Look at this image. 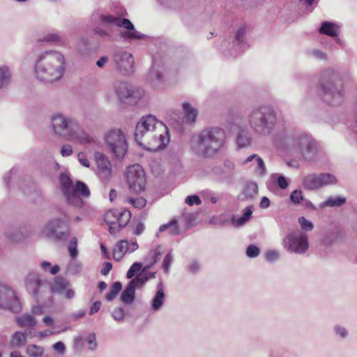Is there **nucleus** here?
Segmentation results:
<instances>
[{
    "label": "nucleus",
    "instance_id": "obj_6",
    "mask_svg": "<svg viewBox=\"0 0 357 357\" xmlns=\"http://www.w3.org/2000/svg\"><path fill=\"white\" fill-rule=\"evenodd\" d=\"M107 149L116 158L122 159L128 151L127 139L120 129H111L105 135Z\"/></svg>",
    "mask_w": 357,
    "mask_h": 357
},
{
    "label": "nucleus",
    "instance_id": "obj_64",
    "mask_svg": "<svg viewBox=\"0 0 357 357\" xmlns=\"http://www.w3.org/2000/svg\"><path fill=\"white\" fill-rule=\"evenodd\" d=\"M78 160L84 167H89L90 166L89 161L83 153L81 152L78 154Z\"/></svg>",
    "mask_w": 357,
    "mask_h": 357
},
{
    "label": "nucleus",
    "instance_id": "obj_28",
    "mask_svg": "<svg viewBox=\"0 0 357 357\" xmlns=\"http://www.w3.org/2000/svg\"><path fill=\"white\" fill-rule=\"evenodd\" d=\"M344 236V234L340 231L331 232L326 236L324 242L326 245L331 246L339 243Z\"/></svg>",
    "mask_w": 357,
    "mask_h": 357
},
{
    "label": "nucleus",
    "instance_id": "obj_27",
    "mask_svg": "<svg viewBox=\"0 0 357 357\" xmlns=\"http://www.w3.org/2000/svg\"><path fill=\"white\" fill-rule=\"evenodd\" d=\"M165 301V293L162 287V284H158V289L152 301V309L158 311L162 306Z\"/></svg>",
    "mask_w": 357,
    "mask_h": 357
},
{
    "label": "nucleus",
    "instance_id": "obj_9",
    "mask_svg": "<svg viewBox=\"0 0 357 357\" xmlns=\"http://www.w3.org/2000/svg\"><path fill=\"white\" fill-rule=\"evenodd\" d=\"M0 309L19 312L21 305L15 291L12 287L0 283Z\"/></svg>",
    "mask_w": 357,
    "mask_h": 357
},
{
    "label": "nucleus",
    "instance_id": "obj_24",
    "mask_svg": "<svg viewBox=\"0 0 357 357\" xmlns=\"http://www.w3.org/2000/svg\"><path fill=\"white\" fill-rule=\"evenodd\" d=\"M183 109L184 110L185 121L188 123H193L196 121L198 111L193 108L188 102L183 103Z\"/></svg>",
    "mask_w": 357,
    "mask_h": 357
},
{
    "label": "nucleus",
    "instance_id": "obj_5",
    "mask_svg": "<svg viewBox=\"0 0 357 357\" xmlns=\"http://www.w3.org/2000/svg\"><path fill=\"white\" fill-rule=\"evenodd\" d=\"M294 146L305 160L314 162L317 159L320 149L312 136L305 133L297 135L294 139Z\"/></svg>",
    "mask_w": 357,
    "mask_h": 357
},
{
    "label": "nucleus",
    "instance_id": "obj_45",
    "mask_svg": "<svg viewBox=\"0 0 357 357\" xmlns=\"http://www.w3.org/2000/svg\"><path fill=\"white\" fill-rule=\"evenodd\" d=\"M272 178L276 181L278 186L282 190L287 189L289 185V181L282 174H274L272 175Z\"/></svg>",
    "mask_w": 357,
    "mask_h": 357
},
{
    "label": "nucleus",
    "instance_id": "obj_51",
    "mask_svg": "<svg viewBox=\"0 0 357 357\" xmlns=\"http://www.w3.org/2000/svg\"><path fill=\"white\" fill-rule=\"evenodd\" d=\"M298 222L300 223L301 229L303 230L311 231L313 229L312 222L305 219L304 217L299 218Z\"/></svg>",
    "mask_w": 357,
    "mask_h": 357
},
{
    "label": "nucleus",
    "instance_id": "obj_48",
    "mask_svg": "<svg viewBox=\"0 0 357 357\" xmlns=\"http://www.w3.org/2000/svg\"><path fill=\"white\" fill-rule=\"evenodd\" d=\"M290 200L294 204H298L304 200L303 193L300 190H294L290 195Z\"/></svg>",
    "mask_w": 357,
    "mask_h": 357
},
{
    "label": "nucleus",
    "instance_id": "obj_37",
    "mask_svg": "<svg viewBox=\"0 0 357 357\" xmlns=\"http://www.w3.org/2000/svg\"><path fill=\"white\" fill-rule=\"evenodd\" d=\"M26 341V333L17 331L11 337L10 346L19 347L24 344Z\"/></svg>",
    "mask_w": 357,
    "mask_h": 357
},
{
    "label": "nucleus",
    "instance_id": "obj_52",
    "mask_svg": "<svg viewBox=\"0 0 357 357\" xmlns=\"http://www.w3.org/2000/svg\"><path fill=\"white\" fill-rule=\"evenodd\" d=\"M173 261V256L172 255L171 252H169L166 255V256L164 258L163 263H162V267L164 269V271L167 273L169 271L170 266Z\"/></svg>",
    "mask_w": 357,
    "mask_h": 357
},
{
    "label": "nucleus",
    "instance_id": "obj_41",
    "mask_svg": "<svg viewBox=\"0 0 357 357\" xmlns=\"http://www.w3.org/2000/svg\"><path fill=\"white\" fill-rule=\"evenodd\" d=\"M252 214V207L248 206L245 208L243 215L241 218L236 219V220L234 218L231 219L232 223L237 227L243 225L246 222L248 221V220L250 218Z\"/></svg>",
    "mask_w": 357,
    "mask_h": 357
},
{
    "label": "nucleus",
    "instance_id": "obj_33",
    "mask_svg": "<svg viewBox=\"0 0 357 357\" xmlns=\"http://www.w3.org/2000/svg\"><path fill=\"white\" fill-rule=\"evenodd\" d=\"M64 195L69 204L77 208L82 207L84 204L83 200L79 195L74 192L73 190L69 192V193H65Z\"/></svg>",
    "mask_w": 357,
    "mask_h": 357
},
{
    "label": "nucleus",
    "instance_id": "obj_1",
    "mask_svg": "<svg viewBox=\"0 0 357 357\" xmlns=\"http://www.w3.org/2000/svg\"><path fill=\"white\" fill-rule=\"evenodd\" d=\"M226 139L225 132L218 127H209L202 130L192 140V150L198 156L205 158L218 154Z\"/></svg>",
    "mask_w": 357,
    "mask_h": 357
},
{
    "label": "nucleus",
    "instance_id": "obj_15",
    "mask_svg": "<svg viewBox=\"0 0 357 357\" xmlns=\"http://www.w3.org/2000/svg\"><path fill=\"white\" fill-rule=\"evenodd\" d=\"M116 69L123 75H129L133 72L134 58L128 52L119 50L113 55Z\"/></svg>",
    "mask_w": 357,
    "mask_h": 357
},
{
    "label": "nucleus",
    "instance_id": "obj_58",
    "mask_svg": "<svg viewBox=\"0 0 357 357\" xmlns=\"http://www.w3.org/2000/svg\"><path fill=\"white\" fill-rule=\"evenodd\" d=\"M83 339L81 336L75 337L73 340L74 349L76 351H80L83 347Z\"/></svg>",
    "mask_w": 357,
    "mask_h": 357
},
{
    "label": "nucleus",
    "instance_id": "obj_26",
    "mask_svg": "<svg viewBox=\"0 0 357 357\" xmlns=\"http://www.w3.org/2000/svg\"><path fill=\"white\" fill-rule=\"evenodd\" d=\"M135 299V289L128 284L120 296V300L124 304L130 305L133 303Z\"/></svg>",
    "mask_w": 357,
    "mask_h": 357
},
{
    "label": "nucleus",
    "instance_id": "obj_25",
    "mask_svg": "<svg viewBox=\"0 0 357 357\" xmlns=\"http://www.w3.org/2000/svg\"><path fill=\"white\" fill-rule=\"evenodd\" d=\"M126 31L121 32V37L123 38L125 40H141L145 38V35L139 33L135 29L134 25L132 24V29H126Z\"/></svg>",
    "mask_w": 357,
    "mask_h": 357
},
{
    "label": "nucleus",
    "instance_id": "obj_16",
    "mask_svg": "<svg viewBox=\"0 0 357 357\" xmlns=\"http://www.w3.org/2000/svg\"><path fill=\"white\" fill-rule=\"evenodd\" d=\"M63 225L65 222L61 218H55L45 225L43 232L48 238H55L58 241H66L68 232L56 231V229L62 228Z\"/></svg>",
    "mask_w": 357,
    "mask_h": 357
},
{
    "label": "nucleus",
    "instance_id": "obj_57",
    "mask_svg": "<svg viewBox=\"0 0 357 357\" xmlns=\"http://www.w3.org/2000/svg\"><path fill=\"white\" fill-rule=\"evenodd\" d=\"M73 153V148L69 144L63 145L61 149V154L63 157L69 156Z\"/></svg>",
    "mask_w": 357,
    "mask_h": 357
},
{
    "label": "nucleus",
    "instance_id": "obj_32",
    "mask_svg": "<svg viewBox=\"0 0 357 357\" xmlns=\"http://www.w3.org/2000/svg\"><path fill=\"white\" fill-rule=\"evenodd\" d=\"M167 229H169L170 234L173 236H177L180 234V229L178 226V222L174 219L172 220L167 224L162 225L159 228V231L160 232L165 231Z\"/></svg>",
    "mask_w": 357,
    "mask_h": 357
},
{
    "label": "nucleus",
    "instance_id": "obj_61",
    "mask_svg": "<svg viewBox=\"0 0 357 357\" xmlns=\"http://www.w3.org/2000/svg\"><path fill=\"white\" fill-rule=\"evenodd\" d=\"M335 333L341 337L344 338L348 335V332L344 327L337 326L335 328Z\"/></svg>",
    "mask_w": 357,
    "mask_h": 357
},
{
    "label": "nucleus",
    "instance_id": "obj_43",
    "mask_svg": "<svg viewBox=\"0 0 357 357\" xmlns=\"http://www.w3.org/2000/svg\"><path fill=\"white\" fill-rule=\"evenodd\" d=\"M258 192V186L255 183H248L243 190V195L245 199H252Z\"/></svg>",
    "mask_w": 357,
    "mask_h": 357
},
{
    "label": "nucleus",
    "instance_id": "obj_40",
    "mask_svg": "<svg viewBox=\"0 0 357 357\" xmlns=\"http://www.w3.org/2000/svg\"><path fill=\"white\" fill-rule=\"evenodd\" d=\"M122 289V284L117 281L112 284L109 291L105 294V297L107 301H112L118 295Z\"/></svg>",
    "mask_w": 357,
    "mask_h": 357
},
{
    "label": "nucleus",
    "instance_id": "obj_21",
    "mask_svg": "<svg viewBox=\"0 0 357 357\" xmlns=\"http://www.w3.org/2000/svg\"><path fill=\"white\" fill-rule=\"evenodd\" d=\"M128 250V241L127 240L119 241L113 248L114 259L116 261H119Z\"/></svg>",
    "mask_w": 357,
    "mask_h": 357
},
{
    "label": "nucleus",
    "instance_id": "obj_22",
    "mask_svg": "<svg viewBox=\"0 0 357 357\" xmlns=\"http://www.w3.org/2000/svg\"><path fill=\"white\" fill-rule=\"evenodd\" d=\"M319 31L321 34L334 37L337 36L339 33V26L334 22L326 21L321 23Z\"/></svg>",
    "mask_w": 357,
    "mask_h": 357
},
{
    "label": "nucleus",
    "instance_id": "obj_31",
    "mask_svg": "<svg viewBox=\"0 0 357 357\" xmlns=\"http://www.w3.org/2000/svg\"><path fill=\"white\" fill-rule=\"evenodd\" d=\"M252 139L249 133L245 130H239L236 137V143L239 148H245L250 145Z\"/></svg>",
    "mask_w": 357,
    "mask_h": 357
},
{
    "label": "nucleus",
    "instance_id": "obj_2",
    "mask_svg": "<svg viewBox=\"0 0 357 357\" xmlns=\"http://www.w3.org/2000/svg\"><path fill=\"white\" fill-rule=\"evenodd\" d=\"M65 58L61 53L50 50L41 53L35 64L38 80L47 83L59 80L65 72Z\"/></svg>",
    "mask_w": 357,
    "mask_h": 357
},
{
    "label": "nucleus",
    "instance_id": "obj_17",
    "mask_svg": "<svg viewBox=\"0 0 357 357\" xmlns=\"http://www.w3.org/2000/svg\"><path fill=\"white\" fill-rule=\"evenodd\" d=\"M95 158L98 167V174L103 181H108L112 176V165L108 158L102 153H96Z\"/></svg>",
    "mask_w": 357,
    "mask_h": 357
},
{
    "label": "nucleus",
    "instance_id": "obj_23",
    "mask_svg": "<svg viewBox=\"0 0 357 357\" xmlns=\"http://www.w3.org/2000/svg\"><path fill=\"white\" fill-rule=\"evenodd\" d=\"M303 185L308 190H316L321 187L319 174H311L304 177Z\"/></svg>",
    "mask_w": 357,
    "mask_h": 357
},
{
    "label": "nucleus",
    "instance_id": "obj_30",
    "mask_svg": "<svg viewBox=\"0 0 357 357\" xmlns=\"http://www.w3.org/2000/svg\"><path fill=\"white\" fill-rule=\"evenodd\" d=\"M16 322L20 327L28 326L29 328L34 327L37 323L35 318L32 315L28 314L18 317L16 319Z\"/></svg>",
    "mask_w": 357,
    "mask_h": 357
},
{
    "label": "nucleus",
    "instance_id": "obj_38",
    "mask_svg": "<svg viewBox=\"0 0 357 357\" xmlns=\"http://www.w3.org/2000/svg\"><path fill=\"white\" fill-rule=\"evenodd\" d=\"M60 185L63 194L69 193V192H71L73 190L72 180L70 179L69 176L65 174H62L60 176Z\"/></svg>",
    "mask_w": 357,
    "mask_h": 357
},
{
    "label": "nucleus",
    "instance_id": "obj_39",
    "mask_svg": "<svg viewBox=\"0 0 357 357\" xmlns=\"http://www.w3.org/2000/svg\"><path fill=\"white\" fill-rule=\"evenodd\" d=\"M10 73L9 68L3 66L0 67V89L8 86L10 82Z\"/></svg>",
    "mask_w": 357,
    "mask_h": 357
},
{
    "label": "nucleus",
    "instance_id": "obj_3",
    "mask_svg": "<svg viewBox=\"0 0 357 357\" xmlns=\"http://www.w3.org/2000/svg\"><path fill=\"white\" fill-rule=\"evenodd\" d=\"M319 82L323 92V100L333 106L340 105L343 101L344 89L342 80L339 75L334 70L328 69L323 72Z\"/></svg>",
    "mask_w": 357,
    "mask_h": 357
},
{
    "label": "nucleus",
    "instance_id": "obj_4",
    "mask_svg": "<svg viewBox=\"0 0 357 357\" xmlns=\"http://www.w3.org/2000/svg\"><path fill=\"white\" fill-rule=\"evenodd\" d=\"M249 124L257 134L268 136L275 129L277 116L275 109L269 105H261L253 109L248 117Z\"/></svg>",
    "mask_w": 357,
    "mask_h": 357
},
{
    "label": "nucleus",
    "instance_id": "obj_14",
    "mask_svg": "<svg viewBox=\"0 0 357 357\" xmlns=\"http://www.w3.org/2000/svg\"><path fill=\"white\" fill-rule=\"evenodd\" d=\"M25 286L26 290L38 300L49 288V282L41 280L38 273L31 272L26 276Z\"/></svg>",
    "mask_w": 357,
    "mask_h": 357
},
{
    "label": "nucleus",
    "instance_id": "obj_35",
    "mask_svg": "<svg viewBox=\"0 0 357 357\" xmlns=\"http://www.w3.org/2000/svg\"><path fill=\"white\" fill-rule=\"evenodd\" d=\"M75 193H77L79 196L81 195L84 198L89 197L91 192L88 186L82 181H77L73 188Z\"/></svg>",
    "mask_w": 357,
    "mask_h": 357
},
{
    "label": "nucleus",
    "instance_id": "obj_13",
    "mask_svg": "<svg viewBox=\"0 0 357 357\" xmlns=\"http://www.w3.org/2000/svg\"><path fill=\"white\" fill-rule=\"evenodd\" d=\"M160 121L152 114H147L140 119L136 124L134 132L135 139L138 144L141 146L143 144L144 139L155 129L156 123Z\"/></svg>",
    "mask_w": 357,
    "mask_h": 357
},
{
    "label": "nucleus",
    "instance_id": "obj_10",
    "mask_svg": "<svg viewBox=\"0 0 357 357\" xmlns=\"http://www.w3.org/2000/svg\"><path fill=\"white\" fill-rule=\"evenodd\" d=\"M126 180L130 189L133 192L139 193L145 190V173L139 165L135 164L128 167Z\"/></svg>",
    "mask_w": 357,
    "mask_h": 357
},
{
    "label": "nucleus",
    "instance_id": "obj_53",
    "mask_svg": "<svg viewBox=\"0 0 357 357\" xmlns=\"http://www.w3.org/2000/svg\"><path fill=\"white\" fill-rule=\"evenodd\" d=\"M112 317L118 321H122L124 318L125 313L123 307H116L112 312Z\"/></svg>",
    "mask_w": 357,
    "mask_h": 357
},
{
    "label": "nucleus",
    "instance_id": "obj_44",
    "mask_svg": "<svg viewBox=\"0 0 357 357\" xmlns=\"http://www.w3.org/2000/svg\"><path fill=\"white\" fill-rule=\"evenodd\" d=\"M321 187L328 185H335L337 183V181L335 176L330 173H324L319 174Z\"/></svg>",
    "mask_w": 357,
    "mask_h": 357
},
{
    "label": "nucleus",
    "instance_id": "obj_62",
    "mask_svg": "<svg viewBox=\"0 0 357 357\" xmlns=\"http://www.w3.org/2000/svg\"><path fill=\"white\" fill-rule=\"evenodd\" d=\"M60 36L57 33H50L45 36L44 41L46 42H56L59 41Z\"/></svg>",
    "mask_w": 357,
    "mask_h": 357
},
{
    "label": "nucleus",
    "instance_id": "obj_46",
    "mask_svg": "<svg viewBox=\"0 0 357 357\" xmlns=\"http://www.w3.org/2000/svg\"><path fill=\"white\" fill-rule=\"evenodd\" d=\"M117 220V209H110L104 215V220L107 225H116Z\"/></svg>",
    "mask_w": 357,
    "mask_h": 357
},
{
    "label": "nucleus",
    "instance_id": "obj_63",
    "mask_svg": "<svg viewBox=\"0 0 357 357\" xmlns=\"http://www.w3.org/2000/svg\"><path fill=\"white\" fill-rule=\"evenodd\" d=\"M53 349L56 351H58L60 354H63L66 350V347H65V344H63V342L59 341V342H56L53 345Z\"/></svg>",
    "mask_w": 357,
    "mask_h": 357
},
{
    "label": "nucleus",
    "instance_id": "obj_34",
    "mask_svg": "<svg viewBox=\"0 0 357 357\" xmlns=\"http://www.w3.org/2000/svg\"><path fill=\"white\" fill-rule=\"evenodd\" d=\"M117 224H119L120 227H125L131 218V213L128 209H117Z\"/></svg>",
    "mask_w": 357,
    "mask_h": 357
},
{
    "label": "nucleus",
    "instance_id": "obj_19",
    "mask_svg": "<svg viewBox=\"0 0 357 357\" xmlns=\"http://www.w3.org/2000/svg\"><path fill=\"white\" fill-rule=\"evenodd\" d=\"M156 256L154 261L151 265L146 266L142 271L138 274L135 278H132L129 282L128 284L131 286L135 289L137 287H142L146 281H148V278H146V274L144 273V271H148L155 263L158 261V256L160 255V252L159 250V247L156 249L155 252Z\"/></svg>",
    "mask_w": 357,
    "mask_h": 357
},
{
    "label": "nucleus",
    "instance_id": "obj_20",
    "mask_svg": "<svg viewBox=\"0 0 357 357\" xmlns=\"http://www.w3.org/2000/svg\"><path fill=\"white\" fill-rule=\"evenodd\" d=\"M67 139L75 140L81 144H91L94 142L91 135L79 128L78 123H77V128L73 130Z\"/></svg>",
    "mask_w": 357,
    "mask_h": 357
},
{
    "label": "nucleus",
    "instance_id": "obj_47",
    "mask_svg": "<svg viewBox=\"0 0 357 357\" xmlns=\"http://www.w3.org/2000/svg\"><path fill=\"white\" fill-rule=\"evenodd\" d=\"M128 202L130 203L135 208L141 209L146 204V200L144 197L138 198H129Z\"/></svg>",
    "mask_w": 357,
    "mask_h": 357
},
{
    "label": "nucleus",
    "instance_id": "obj_54",
    "mask_svg": "<svg viewBox=\"0 0 357 357\" xmlns=\"http://www.w3.org/2000/svg\"><path fill=\"white\" fill-rule=\"evenodd\" d=\"M185 203L189 206L200 205L202 204V200L197 195H189L185 198Z\"/></svg>",
    "mask_w": 357,
    "mask_h": 357
},
{
    "label": "nucleus",
    "instance_id": "obj_55",
    "mask_svg": "<svg viewBox=\"0 0 357 357\" xmlns=\"http://www.w3.org/2000/svg\"><path fill=\"white\" fill-rule=\"evenodd\" d=\"M87 342L89 345V348L90 350L94 351L96 349L97 343H96V335L94 333H91L89 334L88 339H87Z\"/></svg>",
    "mask_w": 357,
    "mask_h": 357
},
{
    "label": "nucleus",
    "instance_id": "obj_49",
    "mask_svg": "<svg viewBox=\"0 0 357 357\" xmlns=\"http://www.w3.org/2000/svg\"><path fill=\"white\" fill-rule=\"evenodd\" d=\"M246 33V27L245 26H241L236 31V40L239 45L244 47L243 38Z\"/></svg>",
    "mask_w": 357,
    "mask_h": 357
},
{
    "label": "nucleus",
    "instance_id": "obj_8",
    "mask_svg": "<svg viewBox=\"0 0 357 357\" xmlns=\"http://www.w3.org/2000/svg\"><path fill=\"white\" fill-rule=\"evenodd\" d=\"M156 123L155 129L149 132L146 138L144 139V142L152 146L151 149L155 151L163 149L169 142V130L166 125L162 121Z\"/></svg>",
    "mask_w": 357,
    "mask_h": 357
},
{
    "label": "nucleus",
    "instance_id": "obj_29",
    "mask_svg": "<svg viewBox=\"0 0 357 357\" xmlns=\"http://www.w3.org/2000/svg\"><path fill=\"white\" fill-rule=\"evenodd\" d=\"M68 285V283L64 278H57L52 285L49 284V288L46 289V291H50L53 294L60 293L63 291Z\"/></svg>",
    "mask_w": 357,
    "mask_h": 357
},
{
    "label": "nucleus",
    "instance_id": "obj_36",
    "mask_svg": "<svg viewBox=\"0 0 357 357\" xmlns=\"http://www.w3.org/2000/svg\"><path fill=\"white\" fill-rule=\"evenodd\" d=\"M346 203V198L342 197H328L326 201L321 204V207L340 206Z\"/></svg>",
    "mask_w": 357,
    "mask_h": 357
},
{
    "label": "nucleus",
    "instance_id": "obj_12",
    "mask_svg": "<svg viewBox=\"0 0 357 357\" xmlns=\"http://www.w3.org/2000/svg\"><path fill=\"white\" fill-rule=\"evenodd\" d=\"M283 245L288 252L303 254L309 247L307 236L304 233H290L283 239Z\"/></svg>",
    "mask_w": 357,
    "mask_h": 357
},
{
    "label": "nucleus",
    "instance_id": "obj_18",
    "mask_svg": "<svg viewBox=\"0 0 357 357\" xmlns=\"http://www.w3.org/2000/svg\"><path fill=\"white\" fill-rule=\"evenodd\" d=\"M100 21L104 26H116L124 29H132V23L130 20L121 18L119 16L102 14L100 16Z\"/></svg>",
    "mask_w": 357,
    "mask_h": 357
},
{
    "label": "nucleus",
    "instance_id": "obj_56",
    "mask_svg": "<svg viewBox=\"0 0 357 357\" xmlns=\"http://www.w3.org/2000/svg\"><path fill=\"white\" fill-rule=\"evenodd\" d=\"M280 254L277 251L271 250L266 252V258L268 261H274L279 258Z\"/></svg>",
    "mask_w": 357,
    "mask_h": 357
},
{
    "label": "nucleus",
    "instance_id": "obj_50",
    "mask_svg": "<svg viewBox=\"0 0 357 357\" xmlns=\"http://www.w3.org/2000/svg\"><path fill=\"white\" fill-rule=\"evenodd\" d=\"M259 252V248L255 245H250L246 249V255L250 258L257 257Z\"/></svg>",
    "mask_w": 357,
    "mask_h": 357
},
{
    "label": "nucleus",
    "instance_id": "obj_60",
    "mask_svg": "<svg viewBox=\"0 0 357 357\" xmlns=\"http://www.w3.org/2000/svg\"><path fill=\"white\" fill-rule=\"evenodd\" d=\"M256 161L258 169L260 171L261 174L264 175L266 173V166L264 160L258 156Z\"/></svg>",
    "mask_w": 357,
    "mask_h": 357
},
{
    "label": "nucleus",
    "instance_id": "obj_59",
    "mask_svg": "<svg viewBox=\"0 0 357 357\" xmlns=\"http://www.w3.org/2000/svg\"><path fill=\"white\" fill-rule=\"evenodd\" d=\"M199 264L197 261L195 260L188 266V271L192 273H195L199 270Z\"/></svg>",
    "mask_w": 357,
    "mask_h": 357
},
{
    "label": "nucleus",
    "instance_id": "obj_11",
    "mask_svg": "<svg viewBox=\"0 0 357 357\" xmlns=\"http://www.w3.org/2000/svg\"><path fill=\"white\" fill-rule=\"evenodd\" d=\"M51 121L54 132L66 139H68L73 130L77 128V123L73 119L60 113L54 114L51 117Z\"/></svg>",
    "mask_w": 357,
    "mask_h": 357
},
{
    "label": "nucleus",
    "instance_id": "obj_7",
    "mask_svg": "<svg viewBox=\"0 0 357 357\" xmlns=\"http://www.w3.org/2000/svg\"><path fill=\"white\" fill-rule=\"evenodd\" d=\"M114 90L121 102L130 104L137 103L144 94L143 89L134 86L126 82H115Z\"/></svg>",
    "mask_w": 357,
    "mask_h": 357
},
{
    "label": "nucleus",
    "instance_id": "obj_42",
    "mask_svg": "<svg viewBox=\"0 0 357 357\" xmlns=\"http://www.w3.org/2000/svg\"><path fill=\"white\" fill-rule=\"evenodd\" d=\"M44 348L36 344H30L26 349V353L29 357H42Z\"/></svg>",
    "mask_w": 357,
    "mask_h": 357
}]
</instances>
